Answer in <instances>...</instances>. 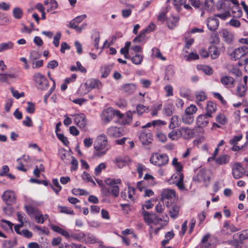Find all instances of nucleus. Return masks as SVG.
<instances>
[{
    "instance_id": "nucleus-1",
    "label": "nucleus",
    "mask_w": 248,
    "mask_h": 248,
    "mask_svg": "<svg viewBox=\"0 0 248 248\" xmlns=\"http://www.w3.org/2000/svg\"><path fill=\"white\" fill-rule=\"evenodd\" d=\"M172 164L175 167L178 172L174 174L171 178L175 181L176 186L180 190H184L185 189L183 184L184 175L181 172L183 169V166L180 162H178L176 158L173 159Z\"/></svg>"
},
{
    "instance_id": "nucleus-2",
    "label": "nucleus",
    "mask_w": 248,
    "mask_h": 248,
    "mask_svg": "<svg viewBox=\"0 0 248 248\" xmlns=\"http://www.w3.org/2000/svg\"><path fill=\"white\" fill-rule=\"evenodd\" d=\"M107 145V138L105 135L99 136L94 144V149L95 152L94 155L97 156H102L106 154L108 148L105 149Z\"/></svg>"
},
{
    "instance_id": "nucleus-3",
    "label": "nucleus",
    "mask_w": 248,
    "mask_h": 248,
    "mask_svg": "<svg viewBox=\"0 0 248 248\" xmlns=\"http://www.w3.org/2000/svg\"><path fill=\"white\" fill-rule=\"evenodd\" d=\"M105 182L106 185L108 186V192L113 197H118L119 195L120 188L119 186L117 185L121 184V180L119 179L108 178L105 180Z\"/></svg>"
},
{
    "instance_id": "nucleus-4",
    "label": "nucleus",
    "mask_w": 248,
    "mask_h": 248,
    "mask_svg": "<svg viewBox=\"0 0 248 248\" xmlns=\"http://www.w3.org/2000/svg\"><path fill=\"white\" fill-rule=\"evenodd\" d=\"M169 160V156L165 154L154 153L150 159L151 163L159 167L168 164Z\"/></svg>"
},
{
    "instance_id": "nucleus-5",
    "label": "nucleus",
    "mask_w": 248,
    "mask_h": 248,
    "mask_svg": "<svg viewBox=\"0 0 248 248\" xmlns=\"http://www.w3.org/2000/svg\"><path fill=\"white\" fill-rule=\"evenodd\" d=\"M114 116H116L119 119H122L124 117V114L121 113L118 110L108 108L102 112V119L104 122L108 123L113 119Z\"/></svg>"
},
{
    "instance_id": "nucleus-6",
    "label": "nucleus",
    "mask_w": 248,
    "mask_h": 248,
    "mask_svg": "<svg viewBox=\"0 0 248 248\" xmlns=\"http://www.w3.org/2000/svg\"><path fill=\"white\" fill-rule=\"evenodd\" d=\"M33 79L36 87L41 90H46L49 86V82L45 76L40 73H37L33 75Z\"/></svg>"
},
{
    "instance_id": "nucleus-7",
    "label": "nucleus",
    "mask_w": 248,
    "mask_h": 248,
    "mask_svg": "<svg viewBox=\"0 0 248 248\" xmlns=\"http://www.w3.org/2000/svg\"><path fill=\"white\" fill-rule=\"evenodd\" d=\"M248 53V47L244 46L234 49L232 52L228 53L231 59L237 60Z\"/></svg>"
},
{
    "instance_id": "nucleus-8",
    "label": "nucleus",
    "mask_w": 248,
    "mask_h": 248,
    "mask_svg": "<svg viewBox=\"0 0 248 248\" xmlns=\"http://www.w3.org/2000/svg\"><path fill=\"white\" fill-rule=\"evenodd\" d=\"M181 138L186 140H189L196 135L198 128L194 127L191 129L188 127H181Z\"/></svg>"
},
{
    "instance_id": "nucleus-9",
    "label": "nucleus",
    "mask_w": 248,
    "mask_h": 248,
    "mask_svg": "<svg viewBox=\"0 0 248 248\" xmlns=\"http://www.w3.org/2000/svg\"><path fill=\"white\" fill-rule=\"evenodd\" d=\"M141 213L144 217L145 222L148 224L153 222L159 223V221H162V219L159 218L155 213H149L145 211L143 207L142 209Z\"/></svg>"
},
{
    "instance_id": "nucleus-10",
    "label": "nucleus",
    "mask_w": 248,
    "mask_h": 248,
    "mask_svg": "<svg viewBox=\"0 0 248 248\" xmlns=\"http://www.w3.org/2000/svg\"><path fill=\"white\" fill-rule=\"evenodd\" d=\"M193 181L198 183H203L207 186L209 184L210 177L205 170H201L196 176L193 177Z\"/></svg>"
},
{
    "instance_id": "nucleus-11",
    "label": "nucleus",
    "mask_w": 248,
    "mask_h": 248,
    "mask_svg": "<svg viewBox=\"0 0 248 248\" xmlns=\"http://www.w3.org/2000/svg\"><path fill=\"white\" fill-rule=\"evenodd\" d=\"M212 115L208 114H203L199 115L196 120V123L198 128V131H201L203 132L204 131L202 127L206 126L209 124V119L211 118Z\"/></svg>"
},
{
    "instance_id": "nucleus-12",
    "label": "nucleus",
    "mask_w": 248,
    "mask_h": 248,
    "mask_svg": "<svg viewBox=\"0 0 248 248\" xmlns=\"http://www.w3.org/2000/svg\"><path fill=\"white\" fill-rule=\"evenodd\" d=\"M239 228H237L234 225L230 224L228 221L224 222L221 229V233L225 235H230L232 233L236 232L240 230Z\"/></svg>"
},
{
    "instance_id": "nucleus-13",
    "label": "nucleus",
    "mask_w": 248,
    "mask_h": 248,
    "mask_svg": "<svg viewBox=\"0 0 248 248\" xmlns=\"http://www.w3.org/2000/svg\"><path fill=\"white\" fill-rule=\"evenodd\" d=\"M245 173V170L240 163H236L232 166V174L233 177L238 179L242 177Z\"/></svg>"
},
{
    "instance_id": "nucleus-14",
    "label": "nucleus",
    "mask_w": 248,
    "mask_h": 248,
    "mask_svg": "<svg viewBox=\"0 0 248 248\" xmlns=\"http://www.w3.org/2000/svg\"><path fill=\"white\" fill-rule=\"evenodd\" d=\"M3 201L7 205H12L16 202V198L15 193L10 190H7L4 192L2 196Z\"/></svg>"
},
{
    "instance_id": "nucleus-15",
    "label": "nucleus",
    "mask_w": 248,
    "mask_h": 248,
    "mask_svg": "<svg viewBox=\"0 0 248 248\" xmlns=\"http://www.w3.org/2000/svg\"><path fill=\"white\" fill-rule=\"evenodd\" d=\"M139 138L140 141L144 145H149L153 140L152 134L148 131H144L141 132Z\"/></svg>"
},
{
    "instance_id": "nucleus-16",
    "label": "nucleus",
    "mask_w": 248,
    "mask_h": 248,
    "mask_svg": "<svg viewBox=\"0 0 248 248\" xmlns=\"http://www.w3.org/2000/svg\"><path fill=\"white\" fill-rule=\"evenodd\" d=\"M219 33L224 41L226 43L230 44L232 42L234 38L232 32L228 31L227 29H221L219 31Z\"/></svg>"
},
{
    "instance_id": "nucleus-17",
    "label": "nucleus",
    "mask_w": 248,
    "mask_h": 248,
    "mask_svg": "<svg viewBox=\"0 0 248 248\" xmlns=\"http://www.w3.org/2000/svg\"><path fill=\"white\" fill-rule=\"evenodd\" d=\"M219 22L217 18L215 16L210 17L207 19V26L209 30L211 31H215L218 28Z\"/></svg>"
},
{
    "instance_id": "nucleus-18",
    "label": "nucleus",
    "mask_w": 248,
    "mask_h": 248,
    "mask_svg": "<svg viewBox=\"0 0 248 248\" xmlns=\"http://www.w3.org/2000/svg\"><path fill=\"white\" fill-rule=\"evenodd\" d=\"M74 122L81 129H84L87 124L85 115L84 114H80L76 116L74 118Z\"/></svg>"
},
{
    "instance_id": "nucleus-19",
    "label": "nucleus",
    "mask_w": 248,
    "mask_h": 248,
    "mask_svg": "<svg viewBox=\"0 0 248 248\" xmlns=\"http://www.w3.org/2000/svg\"><path fill=\"white\" fill-rule=\"evenodd\" d=\"M101 83L98 80L95 79H90L87 81L85 83V86L87 92L94 88L99 89Z\"/></svg>"
},
{
    "instance_id": "nucleus-20",
    "label": "nucleus",
    "mask_w": 248,
    "mask_h": 248,
    "mask_svg": "<svg viewBox=\"0 0 248 248\" xmlns=\"http://www.w3.org/2000/svg\"><path fill=\"white\" fill-rule=\"evenodd\" d=\"M230 1H231L232 3H233L236 7H238L239 6V2L237 1V0H221L219 2V5L218 6V9L219 10H228Z\"/></svg>"
},
{
    "instance_id": "nucleus-21",
    "label": "nucleus",
    "mask_w": 248,
    "mask_h": 248,
    "mask_svg": "<svg viewBox=\"0 0 248 248\" xmlns=\"http://www.w3.org/2000/svg\"><path fill=\"white\" fill-rule=\"evenodd\" d=\"M175 197V192L174 190L165 189L162 191L161 199L163 201L165 200H171Z\"/></svg>"
},
{
    "instance_id": "nucleus-22",
    "label": "nucleus",
    "mask_w": 248,
    "mask_h": 248,
    "mask_svg": "<svg viewBox=\"0 0 248 248\" xmlns=\"http://www.w3.org/2000/svg\"><path fill=\"white\" fill-rule=\"evenodd\" d=\"M168 134V137L172 140H177L181 138L180 127L177 129H171Z\"/></svg>"
},
{
    "instance_id": "nucleus-23",
    "label": "nucleus",
    "mask_w": 248,
    "mask_h": 248,
    "mask_svg": "<svg viewBox=\"0 0 248 248\" xmlns=\"http://www.w3.org/2000/svg\"><path fill=\"white\" fill-rule=\"evenodd\" d=\"M182 119H181L178 116H173L170 120V124L169 125L170 129H174L181 125Z\"/></svg>"
},
{
    "instance_id": "nucleus-24",
    "label": "nucleus",
    "mask_w": 248,
    "mask_h": 248,
    "mask_svg": "<svg viewBox=\"0 0 248 248\" xmlns=\"http://www.w3.org/2000/svg\"><path fill=\"white\" fill-rule=\"evenodd\" d=\"M230 160V156L224 154L219 155L215 159L216 163L219 165H225L228 164Z\"/></svg>"
},
{
    "instance_id": "nucleus-25",
    "label": "nucleus",
    "mask_w": 248,
    "mask_h": 248,
    "mask_svg": "<svg viewBox=\"0 0 248 248\" xmlns=\"http://www.w3.org/2000/svg\"><path fill=\"white\" fill-rule=\"evenodd\" d=\"M136 89V86L133 83H128L124 85L121 87V90L129 95L133 93Z\"/></svg>"
},
{
    "instance_id": "nucleus-26",
    "label": "nucleus",
    "mask_w": 248,
    "mask_h": 248,
    "mask_svg": "<svg viewBox=\"0 0 248 248\" xmlns=\"http://www.w3.org/2000/svg\"><path fill=\"white\" fill-rule=\"evenodd\" d=\"M165 76L164 80L167 82L170 81L174 74L173 67L171 65H169L167 67L165 70Z\"/></svg>"
},
{
    "instance_id": "nucleus-27",
    "label": "nucleus",
    "mask_w": 248,
    "mask_h": 248,
    "mask_svg": "<svg viewBox=\"0 0 248 248\" xmlns=\"http://www.w3.org/2000/svg\"><path fill=\"white\" fill-rule=\"evenodd\" d=\"M221 83L225 86L231 87L233 86L234 80L230 76H224L221 78Z\"/></svg>"
},
{
    "instance_id": "nucleus-28",
    "label": "nucleus",
    "mask_w": 248,
    "mask_h": 248,
    "mask_svg": "<svg viewBox=\"0 0 248 248\" xmlns=\"http://www.w3.org/2000/svg\"><path fill=\"white\" fill-rule=\"evenodd\" d=\"M208 50L212 59H217L220 55L219 49L215 45H213L210 46L208 48Z\"/></svg>"
},
{
    "instance_id": "nucleus-29",
    "label": "nucleus",
    "mask_w": 248,
    "mask_h": 248,
    "mask_svg": "<svg viewBox=\"0 0 248 248\" xmlns=\"http://www.w3.org/2000/svg\"><path fill=\"white\" fill-rule=\"evenodd\" d=\"M179 207L176 204H172L170 206L169 209V214L170 217L174 219L176 218L179 215Z\"/></svg>"
},
{
    "instance_id": "nucleus-30",
    "label": "nucleus",
    "mask_w": 248,
    "mask_h": 248,
    "mask_svg": "<svg viewBox=\"0 0 248 248\" xmlns=\"http://www.w3.org/2000/svg\"><path fill=\"white\" fill-rule=\"evenodd\" d=\"M107 134L108 136L113 137H119L121 136L120 129L116 127H110L107 130Z\"/></svg>"
},
{
    "instance_id": "nucleus-31",
    "label": "nucleus",
    "mask_w": 248,
    "mask_h": 248,
    "mask_svg": "<svg viewBox=\"0 0 248 248\" xmlns=\"http://www.w3.org/2000/svg\"><path fill=\"white\" fill-rule=\"evenodd\" d=\"M13 224L10 221L1 219L0 223V226L6 231H13Z\"/></svg>"
},
{
    "instance_id": "nucleus-32",
    "label": "nucleus",
    "mask_w": 248,
    "mask_h": 248,
    "mask_svg": "<svg viewBox=\"0 0 248 248\" xmlns=\"http://www.w3.org/2000/svg\"><path fill=\"white\" fill-rule=\"evenodd\" d=\"M44 4L47 6V12L54 10L58 7V4L55 0H46L44 1Z\"/></svg>"
},
{
    "instance_id": "nucleus-33",
    "label": "nucleus",
    "mask_w": 248,
    "mask_h": 248,
    "mask_svg": "<svg viewBox=\"0 0 248 248\" xmlns=\"http://www.w3.org/2000/svg\"><path fill=\"white\" fill-rule=\"evenodd\" d=\"M49 186L58 194L62 189V186L60 185L58 180L56 178L52 179V184H49Z\"/></svg>"
},
{
    "instance_id": "nucleus-34",
    "label": "nucleus",
    "mask_w": 248,
    "mask_h": 248,
    "mask_svg": "<svg viewBox=\"0 0 248 248\" xmlns=\"http://www.w3.org/2000/svg\"><path fill=\"white\" fill-rule=\"evenodd\" d=\"M182 122L185 124L190 125L194 122V116L192 115L184 113L182 116Z\"/></svg>"
},
{
    "instance_id": "nucleus-35",
    "label": "nucleus",
    "mask_w": 248,
    "mask_h": 248,
    "mask_svg": "<svg viewBox=\"0 0 248 248\" xmlns=\"http://www.w3.org/2000/svg\"><path fill=\"white\" fill-rule=\"evenodd\" d=\"M29 158L28 156L26 157L24 155L21 158H18L17 159V162L19 164V166L16 167V169L18 170L26 172L27 170L24 168V162L26 161Z\"/></svg>"
},
{
    "instance_id": "nucleus-36",
    "label": "nucleus",
    "mask_w": 248,
    "mask_h": 248,
    "mask_svg": "<svg viewBox=\"0 0 248 248\" xmlns=\"http://www.w3.org/2000/svg\"><path fill=\"white\" fill-rule=\"evenodd\" d=\"M206 109L207 112L205 114L212 115V113L215 112L216 109L215 104L213 102H208L206 107Z\"/></svg>"
},
{
    "instance_id": "nucleus-37",
    "label": "nucleus",
    "mask_w": 248,
    "mask_h": 248,
    "mask_svg": "<svg viewBox=\"0 0 248 248\" xmlns=\"http://www.w3.org/2000/svg\"><path fill=\"white\" fill-rule=\"evenodd\" d=\"M14 46V44L9 41L7 43H2L0 44V51L3 52L7 50L12 49Z\"/></svg>"
},
{
    "instance_id": "nucleus-38",
    "label": "nucleus",
    "mask_w": 248,
    "mask_h": 248,
    "mask_svg": "<svg viewBox=\"0 0 248 248\" xmlns=\"http://www.w3.org/2000/svg\"><path fill=\"white\" fill-rule=\"evenodd\" d=\"M179 17L178 16H172V19H170L168 21V26L170 29H174L176 26V23L178 21Z\"/></svg>"
},
{
    "instance_id": "nucleus-39",
    "label": "nucleus",
    "mask_w": 248,
    "mask_h": 248,
    "mask_svg": "<svg viewBox=\"0 0 248 248\" xmlns=\"http://www.w3.org/2000/svg\"><path fill=\"white\" fill-rule=\"evenodd\" d=\"M84 239L86 243L93 244L98 242V239L95 236L90 233L86 234V237Z\"/></svg>"
},
{
    "instance_id": "nucleus-40",
    "label": "nucleus",
    "mask_w": 248,
    "mask_h": 248,
    "mask_svg": "<svg viewBox=\"0 0 248 248\" xmlns=\"http://www.w3.org/2000/svg\"><path fill=\"white\" fill-rule=\"evenodd\" d=\"M70 238L74 240H78V241H82L83 239L86 237V234L84 232H79L78 233L70 234Z\"/></svg>"
},
{
    "instance_id": "nucleus-41",
    "label": "nucleus",
    "mask_w": 248,
    "mask_h": 248,
    "mask_svg": "<svg viewBox=\"0 0 248 248\" xmlns=\"http://www.w3.org/2000/svg\"><path fill=\"white\" fill-rule=\"evenodd\" d=\"M197 68L199 70H202V71L207 75H211L213 73L212 68L208 65H198Z\"/></svg>"
},
{
    "instance_id": "nucleus-42",
    "label": "nucleus",
    "mask_w": 248,
    "mask_h": 248,
    "mask_svg": "<svg viewBox=\"0 0 248 248\" xmlns=\"http://www.w3.org/2000/svg\"><path fill=\"white\" fill-rule=\"evenodd\" d=\"M123 120L124 124H129L131 123L132 120V112L128 111L126 113V116L121 119Z\"/></svg>"
},
{
    "instance_id": "nucleus-43",
    "label": "nucleus",
    "mask_w": 248,
    "mask_h": 248,
    "mask_svg": "<svg viewBox=\"0 0 248 248\" xmlns=\"http://www.w3.org/2000/svg\"><path fill=\"white\" fill-rule=\"evenodd\" d=\"M16 75L14 74H0V81L2 82H8L9 78H15Z\"/></svg>"
},
{
    "instance_id": "nucleus-44",
    "label": "nucleus",
    "mask_w": 248,
    "mask_h": 248,
    "mask_svg": "<svg viewBox=\"0 0 248 248\" xmlns=\"http://www.w3.org/2000/svg\"><path fill=\"white\" fill-rule=\"evenodd\" d=\"M143 60V56L140 54H136L131 58L132 62L136 65L140 64Z\"/></svg>"
},
{
    "instance_id": "nucleus-45",
    "label": "nucleus",
    "mask_w": 248,
    "mask_h": 248,
    "mask_svg": "<svg viewBox=\"0 0 248 248\" xmlns=\"http://www.w3.org/2000/svg\"><path fill=\"white\" fill-rule=\"evenodd\" d=\"M149 108L143 106V105L139 104L137 106L136 110L134 111L133 113L136 112L138 115H140L142 114L146 110H148Z\"/></svg>"
},
{
    "instance_id": "nucleus-46",
    "label": "nucleus",
    "mask_w": 248,
    "mask_h": 248,
    "mask_svg": "<svg viewBox=\"0 0 248 248\" xmlns=\"http://www.w3.org/2000/svg\"><path fill=\"white\" fill-rule=\"evenodd\" d=\"M14 17L16 19H20L23 16V11L19 7H15L13 11Z\"/></svg>"
},
{
    "instance_id": "nucleus-47",
    "label": "nucleus",
    "mask_w": 248,
    "mask_h": 248,
    "mask_svg": "<svg viewBox=\"0 0 248 248\" xmlns=\"http://www.w3.org/2000/svg\"><path fill=\"white\" fill-rule=\"evenodd\" d=\"M25 208L27 213L30 216H34L39 212V210L37 208L31 206H26Z\"/></svg>"
},
{
    "instance_id": "nucleus-48",
    "label": "nucleus",
    "mask_w": 248,
    "mask_h": 248,
    "mask_svg": "<svg viewBox=\"0 0 248 248\" xmlns=\"http://www.w3.org/2000/svg\"><path fill=\"white\" fill-rule=\"evenodd\" d=\"M17 245V240L16 239L4 241V247L5 248H11Z\"/></svg>"
},
{
    "instance_id": "nucleus-49",
    "label": "nucleus",
    "mask_w": 248,
    "mask_h": 248,
    "mask_svg": "<svg viewBox=\"0 0 248 248\" xmlns=\"http://www.w3.org/2000/svg\"><path fill=\"white\" fill-rule=\"evenodd\" d=\"M214 7V2L213 0H205L204 7L207 11H211Z\"/></svg>"
},
{
    "instance_id": "nucleus-50",
    "label": "nucleus",
    "mask_w": 248,
    "mask_h": 248,
    "mask_svg": "<svg viewBox=\"0 0 248 248\" xmlns=\"http://www.w3.org/2000/svg\"><path fill=\"white\" fill-rule=\"evenodd\" d=\"M247 87L246 85H240L237 88V93L241 97H243L245 95Z\"/></svg>"
},
{
    "instance_id": "nucleus-51",
    "label": "nucleus",
    "mask_w": 248,
    "mask_h": 248,
    "mask_svg": "<svg viewBox=\"0 0 248 248\" xmlns=\"http://www.w3.org/2000/svg\"><path fill=\"white\" fill-rule=\"evenodd\" d=\"M197 110L196 106L194 105H191L189 107L186 108L185 113L188 115H192L195 113Z\"/></svg>"
},
{
    "instance_id": "nucleus-52",
    "label": "nucleus",
    "mask_w": 248,
    "mask_h": 248,
    "mask_svg": "<svg viewBox=\"0 0 248 248\" xmlns=\"http://www.w3.org/2000/svg\"><path fill=\"white\" fill-rule=\"evenodd\" d=\"M153 55L156 58H158L163 61L166 60V58L163 57L159 49L156 47H154L152 49Z\"/></svg>"
},
{
    "instance_id": "nucleus-53",
    "label": "nucleus",
    "mask_w": 248,
    "mask_h": 248,
    "mask_svg": "<svg viewBox=\"0 0 248 248\" xmlns=\"http://www.w3.org/2000/svg\"><path fill=\"white\" fill-rule=\"evenodd\" d=\"M111 71V67L109 66H105L101 69L102 77L107 78Z\"/></svg>"
},
{
    "instance_id": "nucleus-54",
    "label": "nucleus",
    "mask_w": 248,
    "mask_h": 248,
    "mask_svg": "<svg viewBox=\"0 0 248 248\" xmlns=\"http://www.w3.org/2000/svg\"><path fill=\"white\" fill-rule=\"evenodd\" d=\"M81 176L84 180H86L87 182L92 183L94 186L96 185L94 181L93 180L92 176L89 173L84 171Z\"/></svg>"
},
{
    "instance_id": "nucleus-55",
    "label": "nucleus",
    "mask_w": 248,
    "mask_h": 248,
    "mask_svg": "<svg viewBox=\"0 0 248 248\" xmlns=\"http://www.w3.org/2000/svg\"><path fill=\"white\" fill-rule=\"evenodd\" d=\"M106 168V166L104 163L99 164L94 170V173L95 175H99L102 171L103 169H105Z\"/></svg>"
},
{
    "instance_id": "nucleus-56",
    "label": "nucleus",
    "mask_w": 248,
    "mask_h": 248,
    "mask_svg": "<svg viewBox=\"0 0 248 248\" xmlns=\"http://www.w3.org/2000/svg\"><path fill=\"white\" fill-rule=\"evenodd\" d=\"M195 95L196 99L199 101H203L207 98L204 92L202 91L197 92Z\"/></svg>"
},
{
    "instance_id": "nucleus-57",
    "label": "nucleus",
    "mask_w": 248,
    "mask_h": 248,
    "mask_svg": "<svg viewBox=\"0 0 248 248\" xmlns=\"http://www.w3.org/2000/svg\"><path fill=\"white\" fill-rule=\"evenodd\" d=\"M145 38V35L141 31L140 32L139 35L136 37L133 40V42H141L144 41Z\"/></svg>"
},
{
    "instance_id": "nucleus-58",
    "label": "nucleus",
    "mask_w": 248,
    "mask_h": 248,
    "mask_svg": "<svg viewBox=\"0 0 248 248\" xmlns=\"http://www.w3.org/2000/svg\"><path fill=\"white\" fill-rule=\"evenodd\" d=\"M228 10H225V12L222 14H216L214 16L216 18L219 17L222 20H225L227 17H229L230 16V14Z\"/></svg>"
},
{
    "instance_id": "nucleus-59",
    "label": "nucleus",
    "mask_w": 248,
    "mask_h": 248,
    "mask_svg": "<svg viewBox=\"0 0 248 248\" xmlns=\"http://www.w3.org/2000/svg\"><path fill=\"white\" fill-rule=\"evenodd\" d=\"M58 138L65 145L68 146L69 144V141L67 140V138L64 136L63 134H56Z\"/></svg>"
},
{
    "instance_id": "nucleus-60",
    "label": "nucleus",
    "mask_w": 248,
    "mask_h": 248,
    "mask_svg": "<svg viewBox=\"0 0 248 248\" xmlns=\"http://www.w3.org/2000/svg\"><path fill=\"white\" fill-rule=\"evenodd\" d=\"M72 192L75 195H84L88 194L86 191L82 189L73 188L72 190Z\"/></svg>"
},
{
    "instance_id": "nucleus-61",
    "label": "nucleus",
    "mask_w": 248,
    "mask_h": 248,
    "mask_svg": "<svg viewBox=\"0 0 248 248\" xmlns=\"http://www.w3.org/2000/svg\"><path fill=\"white\" fill-rule=\"evenodd\" d=\"M9 21L7 17L5 15L1 12H0V25H3Z\"/></svg>"
},
{
    "instance_id": "nucleus-62",
    "label": "nucleus",
    "mask_w": 248,
    "mask_h": 248,
    "mask_svg": "<svg viewBox=\"0 0 248 248\" xmlns=\"http://www.w3.org/2000/svg\"><path fill=\"white\" fill-rule=\"evenodd\" d=\"M17 216L18 217V220L20 222L21 224L23 225L24 222H27L26 217H25V215L23 213L17 212Z\"/></svg>"
},
{
    "instance_id": "nucleus-63",
    "label": "nucleus",
    "mask_w": 248,
    "mask_h": 248,
    "mask_svg": "<svg viewBox=\"0 0 248 248\" xmlns=\"http://www.w3.org/2000/svg\"><path fill=\"white\" fill-rule=\"evenodd\" d=\"M243 138V135L240 134L238 136H235L233 138L230 140V143L231 145H234L237 144L238 142L239 141Z\"/></svg>"
},
{
    "instance_id": "nucleus-64",
    "label": "nucleus",
    "mask_w": 248,
    "mask_h": 248,
    "mask_svg": "<svg viewBox=\"0 0 248 248\" xmlns=\"http://www.w3.org/2000/svg\"><path fill=\"white\" fill-rule=\"evenodd\" d=\"M164 111L165 112V114L167 116H170L172 115V105H168L166 107H165L164 108Z\"/></svg>"
}]
</instances>
